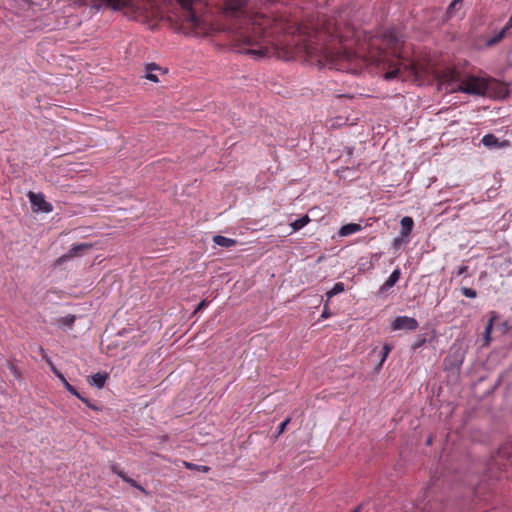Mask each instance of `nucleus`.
Instances as JSON below:
<instances>
[{
  "label": "nucleus",
  "mask_w": 512,
  "mask_h": 512,
  "mask_svg": "<svg viewBox=\"0 0 512 512\" xmlns=\"http://www.w3.org/2000/svg\"><path fill=\"white\" fill-rule=\"evenodd\" d=\"M181 9V21L195 35H208L213 31L228 29L237 51L250 54L256 59L269 54L270 47L274 46L272 40V23L269 17L256 13L248 14L246 5L248 0H227L223 10L224 18L229 22L222 27L213 22L212 15L202 12V0H177Z\"/></svg>",
  "instance_id": "nucleus-1"
},
{
  "label": "nucleus",
  "mask_w": 512,
  "mask_h": 512,
  "mask_svg": "<svg viewBox=\"0 0 512 512\" xmlns=\"http://www.w3.org/2000/svg\"><path fill=\"white\" fill-rule=\"evenodd\" d=\"M403 43L402 36L395 29L387 30L382 36L381 46L371 55L373 62L387 66L388 71L385 73L387 80L404 78V70H407L409 75L415 73L413 63L401 60L400 49Z\"/></svg>",
  "instance_id": "nucleus-2"
},
{
  "label": "nucleus",
  "mask_w": 512,
  "mask_h": 512,
  "mask_svg": "<svg viewBox=\"0 0 512 512\" xmlns=\"http://www.w3.org/2000/svg\"><path fill=\"white\" fill-rule=\"evenodd\" d=\"M299 52L305 54L311 63L336 70H348L349 63L356 58V54L346 47L332 50L320 48L312 42L304 43Z\"/></svg>",
  "instance_id": "nucleus-3"
},
{
  "label": "nucleus",
  "mask_w": 512,
  "mask_h": 512,
  "mask_svg": "<svg viewBox=\"0 0 512 512\" xmlns=\"http://www.w3.org/2000/svg\"><path fill=\"white\" fill-rule=\"evenodd\" d=\"M92 9H111L123 11L126 15L139 17H157L160 14L159 0H86Z\"/></svg>",
  "instance_id": "nucleus-4"
},
{
  "label": "nucleus",
  "mask_w": 512,
  "mask_h": 512,
  "mask_svg": "<svg viewBox=\"0 0 512 512\" xmlns=\"http://www.w3.org/2000/svg\"><path fill=\"white\" fill-rule=\"evenodd\" d=\"M450 90L475 96L502 95L507 91L501 82L477 76H467L459 82L452 84Z\"/></svg>",
  "instance_id": "nucleus-5"
},
{
  "label": "nucleus",
  "mask_w": 512,
  "mask_h": 512,
  "mask_svg": "<svg viewBox=\"0 0 512 512\" xmlns=\"http://www.w3.org/2000/svg\"><path fill=\"white\" fill-rule=\"evenodd\" d=\"M29 201L35 211H42L45 213L52 212L53 206L47 202L44 195L41 193L29 192Z\"/></svg>",
  "instance_id": "nucleus-6"
},
{
  "label": "nucleus",
  "mask_w": 512,
  "mask_h": 512,
  "mask_svg": "<svg viewBox=\"0 0 512 512\" xmlns=\"http://www.w3.org/2000/svg\"><path fill=\"white\" fill-rule=\"evenodd\" d=\"M418 327V322L415 318L408 316H398L391 324V328L394 331L397 330H416Z\"/></svg>",
  "instance_id": "nucleus-7"
},
{
  "label": "nucleus",
  "mask_w": 512,
  "mask_h": 512,
  "mask_svg": "<svg viewBox=\"0 0 512 512\" xmlns=\"http://www.w3.org/2000/svg\"><path fill=\"white\" fill-rule=\"evenodd\" d=\"M400 224H401L400 236L402 238H408V236L411 233L413 226H414L413 219L409 216H405L401 219Z\"/></svg>",
  "instance_id": "nucleus-8"
},
{
  "label": "nucleus",
  "mask_w": 512,
  "mask_h": 512,
  "mask_svg": "<svg viewBox=\"0 0 512 512\" xmlns=\"http://www.w3.org/2000/svg\"><path fill=\"white\" fill-rule=\"evenodd\" d=\"M39 352L42 356V358L47 362V364L50 366L52 372L54 373V375L62 382V384L66 381V378L65 376L54 366L52 360L50 357H48L47 353L45 352V350L40 347L39 348Z\"/></svg>",
  "instance_id": "nucleus-9"
},
{
  "label": "nucleus",
  "mask_w": 512,
  "mask_h": 512,
  "mask_svg": "<svg viewBox=\"0 0 512 512\" xmlns=\"http://www.w3.org/2000/svg\"><path fill=\"white\" fill-rule=\"evenodd\" d=\"M362 230V226L360 224H357V223H349V224H346V225H343L340 229H339V236L341 237H346V236H349V235H352L354 233H357L359 231Z\"/></svg>",
  "instance_id": "nucleus-10"
},
{
  "label": "nucleus",
  "mask_w": 512,
  "mask_h": 512,
  "mask_svg": "<svg viewBox=\"0 0 512 512\" xmlns=\"http://www.w3.org/2000/svg\"><path fill=\"white\" fill-rule=\"evenodd\" d=\"M400 275H401L400 270L399 269H395L390 274L388 279L384 282V284L381 286V290L382 291H386V290H389L390 288H392L398 282V280L400 279Z\"/></svg>",
  "instance_id": "nucleus-11"
},
{
  "label": "nucleus",
  "mask_w": 512,
  "mask_h": 512,
  "mask_svg": "<svg viewBox=\"0 0 512 512\" xmlns=\"http://www.w3.org/2000/svg\"><path fill=\"white\" fill-rule=\"evenodd\" d=\"M106 380H107V374L96 373L90 377L89 383L92 386H95L96 388H102V387H104Z\"/></svg>",
  "instance_id": "nucleus-12"
},
{
  "label": "nucleus",
  "mask_w": 512,
  "mask_h": 512,
  "mask_svg": "<svg viewBox=\"0 0 512 512\" xmlns=\"http://www.w3.org/2000/svg\"><path fill=\"white\" fill-rule=\"evenodd\" d=\"M213 241L216 245L225 247V248L232 247L236 244V240H234L232 238L225 237V236H221V235L214 236Z\"/></svg>",
  "instance_id": "nucleus-13"
},
{
  "label": "nucleus",
  "mask_w": 512,
  "mask_h": 512,
  "mask_svg": "<svg viewBox=\"0 0 512 512\" xmlns=\"http://www.w3.org/2000/svg\"><path fill=\"white\" fill-rule=\"evenodd\" d=\"M507 32H508L507 30L502 28L499 32L494 34L492 37L488 38L485 42V45L487 47H492V46L496 45L505 37Z\"/></svg>",
  "instance_id": "nucleus-14"
},
{
  "label": "nucleus",
  "mask_w": 512,
  "mask_h": 512,
  "mask_svg": "<svg viewBox=\"0 0 512 512\" xmlns=\"http://www.w3.org/2000/svg\"><path fill=\"white\" fill-rule=\"evenodd\" d=\"M482 144L488 148H494L499 146L498 138L493 134H487L483 136L481 140Z\"/></svg>",
  "instance_id": "nucleus-15"
},
{
  "label": "nucleus",
  "mask_w": 512,
  "mask_h": 512,
  "mask_svg": "<svg viewBox=\"0 0 512 512\" xmlns=\"http://www.w3.org/2000/svg\"><path fill=\"white\" fill-rule=\"evenodd\" d=\"M310 222V218L307 215H304L296 220H294L290 225L293 231H298L305 227Z\"/></svg>",
  "instance_id": "nucleus-16"
},
{
  "label": "nucleus",
  "mask_w": 512,
  "mask_h": 512,
  "mask_svg": "<svg viewBox=\"0 0 512 512\" xmlns=\"http://www.w3.org/2000/svg\"><path fill=\"white\" fill-rule=\"evenodd\" d=\"M90 247L91 246L89 244H85V243L74 245L69 250V252L67 253L66 257L71 258V257L77 256V255H79L80 251L87 250Z\"/></svg>",
  "instance_id": "nucleus-17"
},
{
  "label": "nucleus",
  "mask_w": 512,
  "mask_h": 512,
  "mask_svg": "<svg viewBox=\"0 0 512 512\" xmlns=\"http://www.w3.org/2000/svg\"><path fill=\"white\" fill-rule=\"evenodd\" d=\"M344 291V284L342 282H337L334 284V286L332 287V289H330L326 295L328 297V299L332 298L333 296L341 293Z\"/></svg>",
  "instance_id": "nucleus-18"
},
{
  "label": "nucleus",
  "mask_w": 512,
  "mask_h": 512,
  "mask_svg": "<svg viewBox=\"0 0 512 512\" xmlns=\"http://www.w3.org/2000/svg\"><path fill=\"white\" fill-rule=\"evenodd\" d=\"M63 386L65 387V389L70 392L72 395L76 396L77 398H79L80 400H82L83 402L85 403H88L87 399L83 398L78 392L77 390L66 380L64 383H63Z\"/></svg>",
  "instance_id": "nucleus-19"
},
{
  "label": "nucleus",
  "mask_w": 512,
  "mask_h": 512,
  "mask_svg": "<svg viewBox=\"0 0 512 512\" xmlns=\"http://www.w3.org/2000/svg\"><path fill=\"white\" fill-rule=\"evenodd\" d=\"M75 316L74 315H67V316H64V317H61L59 320H58V323L60 325H63V326H66V327H71L74 322H75Z\"/></svg>",
  "instance_id": "nucleus-20"
},
{
  "label": "nucleus",
  "mask_w": 512,
  "mask_h": 512,
  "mask_svg": "<svg viewBox=\"0 0 512 512\" xmlns=\"http://www.w3.org/2000/svg\"><path fill=\"white\" fill-rule=\"evenodd\" d=\"M156 69H157L156 64H154V63L149 64V65L147 66V71H148V72H147V74H146V76H145V77H146L148 80L152 81V82H158L159 80H158L157 75H155V74H153V73L151 72L152 70H156Z\"/></svg>",
  "instance_id": "nucleus-21"
},
{
  "label": "nucleus",
  "mask_w": 512,
  "mask_h": 512,
  "mask_svg": "<svg viewBox=\"0 0 512 512\" xmlns=\"http://www.w3.org/2000/svg\"><path fill=\"white\" fill-rule=\"evenodd\" d=\"M463 0H453L451 4L448 6L447 14L449 17H452L454 12L461 6Z\"/></svg>",
  "instance_id": "nucleus-22"
},
{
  "label": "nucleus",
  "mask_w": 512,
  "mask_h": 512,
  "mask_svg": "<svg viewBox=\"0 0 512 512\" xmlns=\"http://www.w3.org/2000/svg\"><path fill=\"white\" fill-rule=\"evenodd\" d=\"M184 465L188 469H195V470H198V471H201V472H205V473L210 470V468L208 466L195 465V464L189 463V462H184Z\"/></svg>",
  "instance_id": "nucleus-23"
},
{
  "label": "nucleus",
  "mask_w": 512,
  "mask_h": 512,
  "mask_svg": "<svg viewBox=\"0 0 512 512\" xmlns=\"http://www.w3.org/2000/svg\"><path fill=\"white\" fill-rule=\"evenodd\" d=\"M461 292L467 298H476L477 297L476 290H474L472 288L462 287Z\"/></svg>",
  "instance_id": "nucleus-24"
},
{
  "label": "nucleus",
  "mask_w": 512,
  "mask_h": 512,
  "mask_svg": "<svg viewBox=\"0 0 512 512\" xmlns=\"http://www.w3.org/2000/svg\"><path fill=\"white\" fill-rule=\"evenodd\" d=\"M124 481L127 482L128 484H130L131 486L141 490V491H144V488L139 485L135 480H133L132 478L126 476L124 477Z\"/></svg>",
  "instance_id": "nucleus-25"
},
{
  "label": "nucleus",
  "mask_w": 512,
  "mask_h": 512,
  "mask_svg": "<svg viewBox=\"0 0 512 512\" xmlns=\"http://www.w3.org/2000/svg\"><path fill=\"white\" fill-rule=\"evenodd\" d=\"M391 349L392 348H391V346L389 344H385L383 346V353H382V358H381L380 364H382L386 360V358L389 355Z\"/></svg>",
  "instance_id": "nucleus-26"
},
{
  "label": "nucleus",
  "mask_w": 512,
  "mask_h": 512,
  "mask_svg": "<svg viewBox=\"0 0 512 512\" xmlns=\"http://www.w3.org/2000/svg\"><path fill=\"white\" fill-rule=\"evenodd\" d=\"M289 421H290V419H289V418H287V419H285L283 422H281V423L279 424L278 429H277V434H278V435L282 434V433L285 431L286 426H287V424L289 423Z\"/></svg>",
  "instance_id": "nucleus-27"
},
{
  "label": "nucleus",
  "mask_w": 512,
  "mask_h": 512,
  "mask_svg": "<svg viewBox=\"0 0 512 512\" xmlns=\"http://www.w3.org/2000/svg\"><path fill=\"white\" fill-rule=\"evenodd\" d=\"M326 30H327V33H329L332 37H337L340 39V41H342V35L339 34L338 28L335 27L332 30V29H330V27H327Z\"/></svg>",
  "instance_id": "nucleus-28"
},
{
  "label": "nucleus",
  "mask_w": 512,
  "mask_h": 512,
  "mask_svg": "<svg viewBox=\"0 0 512 512\" xmlns=\"http://www.w3.org/2000/svg\"><path fill=\"white\" fill-rule=\"evenodd\" d=\"M111 470L113 473L117 474L123 480H124V477L127 476L126 474H124V472L122 470L119 469L118 465H112Z\"/></svg>",
  "instance_id": "nucleus-29"
},
{
  "label": "nucleus",
  "mask_w": 512,
  "mask_h": 512,
  "mask_svg": "<svg viewBox=\"0 0 512 512\" xmlns=\"http://www.w3.org/2000/svg\"><path fill=\"white\" fill-rule=\"evenodd\" d=\"M209 302L206 300H202L196 307L194 313L206 308L208 306Z\"/></svg>",
  "instance_id": "nucleus-30"
},
{
  "label": "nucleus",
  "mask_w": 512,
  "mask_h": 512,
  "mask_svg": "<svg viewBox=\"0 0 512 512\" xmlns=\"http://www.w3.org/2000/svg\"><path fill=\"white\" fill-rule=\"evenodd\" d=\"M491 331H492V320L489 321V323L487 324V326L485 328V336L487 339H489Z\"/></svg>",
  "instance_id": "nucleus-31"
},
{
  "label": "nucleus",
  "mask_w": 512,
  "mask_h": 512,
  "mask_svg": "<svg viewBox=\"0 0 512 512\" xmlns=\"http://www.w3.org/2000/svg\"><path fill=\"white\" fill-rule=\"evenodd\" d=\"M468 270V267L467 266H460L457 270V275L460 276V275H463L464 273H466Z\"/></svg>",
  "instance_id": "nucleus-32"
},
{
  "label": "nucleus",
  "mask_w": 512,
  "mask_h": 512,
  "mask_svg": "<svg viewBox=\"0 0 512 512\" xmlns=\"http://www.w3.org/2000/svg\"><path fill=\"white\" fill-rule=\"evenodd\" d=\"M503 28L507 31H509L512 28V15L510 16L509 20L507 21Z\"/></svg>",
  "instance_id": "nucleus-33"
},
{
  "label": "nucleus",
  "mask_w": 512,
  "mask_h": 512,
  "mask_svg": "<svg viewBox=\"0 0 512 512\" xmlns=\"http://www.w3.org/2000/svg\"><path fill=\"white\" fill-rule=\"evenodd\" d=\"M405 238H402L401 236L400 237H397L394 239L393 241V246L394 247H398L400 245V243L404 240Z\"/></svg>",
  "instance_id": "nucleus-34"
},
{
  "label": "nucleus",
  "mask_w": 512,
  "mask_h": 512,
  "mask_svg": "<svg viewBox=\"0 0 512 512\" xmlns=\"http://www.w3.org/2000/svg\"><path fill=\"white\" fill-rule=\"evenodd\" d=\"M425 343V339H421L419 341H417L414 345H413V349H417L419 347H421L423 344Z\"/></svg>",
  "instance_id": "nucleus-35"
},
{
  "label": "nucleus",
  "mask_w": 512,
  "mask_h": 512,
  "mask_svg": "<svg viewBox=\"0 0 512 512\" xmlns=\"http://www.w3.org/2000/svg\"><path fill=\"white\" fill-rule=\"evenodd\" d=\"M499 455H500L501 457H504V456L506 455V453L504 452V450H500V451H499Z\"/></svg>",
  "instance_id": "nucleus-36"
},
{
  "label": "nucleus",
  "mask_w": 512,
  "mask_h": 512,
  "mask_svg": "<svg viewBox=\"0 0 512 512\" xmlns=\"http://www.w3.org/2000/svg\"><path fill=\"white\" fill-rule=\"evenodd\" d=\"M379 257H380V255H378V254H373V255H372V258H374V259H376V260H378V259H379Z\"/></svg>",
  "instance_id": "nucleus-37"
},
{
  "label": "nucleus",
  "mask_w": 512,
  "mask_h": 512,
  "mask_svg": "<svg viewBox=\"0 0 512 512\" xmlns=\"http://www.w3.org/2000/svg\"><path fill=\"white\" fill-rule=\"evenodd\" d=\"M426 443H427L428 445H430V444L432 443V438H431V437H429V438L427 439Z\"/></svg>",
  "instance_id": "nucleus-38"
},
{
  "label": "nucleus",
  "mask_w": 512,
  "mask_h": 512,
  "mask_svg": "<svg viewBox=\"0 0 512 512\" xmlns=\"http://www.w3.org/2000/svg\"><path fill=\"white\" fill-rule=\"evenodd\" d=\"M360 508H361V507H360V506H358L357 508H355V509H354V511H353V512H359V511H360Z\"/></svg>",
  "instance_id": "nucleus-39"
}]
</instances>
